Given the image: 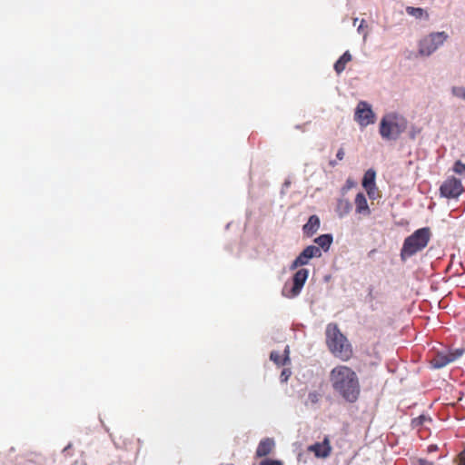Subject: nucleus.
Masks as SVG:
<instances>
[{"label": "nucleus", "instance_id": "2f4dec72", "mask_svg": "<svg viewBox=\"0 0 465 465\" xmlns=\"http://www.w3.org/2000/svg\"><path fill=\"white\" fill-rule=\"evenodd\" d=\"M420 132V130L415 126H411L410 132H409V136L411 139L414 140L417 136V134Z\"/></svg>", "mask_w": 465, "mask_h": 465}, {"label": "nucleus", "instance_id": "a19ab883", "mask_svg": "<svg viewBox=\"0 0 465 465\" xmlns=\"http://www.w3.org/2000/svg\"><path fill=\"white\" fill-rule=\"evenodd\" d=\"M71 448V443H69L64 449V452L66 451L67 450H69Z\"/></svg>", "mask_w": 465, "mask_h": 465}, {"label": "nucleus", "instance_id": "6ab92c4d", "mask_svg": "<svg viewBox=\"0 0 465 465\" xmlns=\"http://www.w3.org/2000/svg\"><path fill=\"white\" fill-rule=\"evenodd\" d=\"M351 60V54L349 51H345L334 63L333 69L340 74L345 69L346 64Z\"/></svg>", "mask_w": 465, "mask_h": 465}, {"label": "nucleus", "instance_id": "c756f323", "mask_svg": "<svg viewBox=\"0 0 465 465\" xmlns=\"http://www.w3.org/2000/svg\"><path fill=\"white\" fill-rule=\"evenodd\" d=\"M303 266L301 262L298 260V258L296 257L292 262V263L290 264L289 266V269L291 271H294V270H297L299 267H302Z\"/></svg>", "mask_w": 465, "mask_h": 465}, {"label": "nucleus", "instance_id": "7c9ffc66", "mask_svg": "<svg viewBox=\"0 0 465 465\" xmlns=\"http://www.w3.org/2000/svg\"><path fill=\"white\" fill-rule=\"evenodd\" d=\"M373 290H374V287L372 285H370L368 287V293L365 298L367 302H372L375 299V297L373 295Z\"/></svg>", "mask_w": 465, "mask_h": 465}, {"label": "nucleus", "instance_id": "a211bd4d", "mask_svg": "<svg viewBox=\"0 0 465 465\" xmlns=\"http://www.w3.org/2000/svg\"><path fill=\"white\" fill-rule=\"evenodd\" d=\"M361 185L364 189H371L376 186V171L373 168H370L364 173Z\"/></svg>", "mask_w": 465, "mask_h": 465}, {"label": "nucleus", "instance_id": "20e7f679", "mask_svg": "<svg viewBox=\"0 0 465 465\" xmlns=\"http://www.w3.org/2000/svg\"><path fill=\"white\" fill-rule=\"evenodd\" d=\"M408 127V121L398 114L384 115L379 125V133L385 141H397Z\"/></svg>", "mask_w": 465, "mask_h": 465}, {"label": "nucleus", "instance_id": "79ce46f5", "mask_svg": "<svg viewBox=\"0 0 465 465\" xmlns=\"http://www.w3.org/2000/svg\"><path fill=\"white\" fill-rule=\"evenodd\" d=\"M356 23H358V18H355L354 21H353V24L355 25Z\"/></svg>", "mask_w": 465, "mask_h": 465}, {"label": "nucleus", "instance_id": "37998d69", "mask_svg": "<svg viewBox=\"0 0 465 465\" xmlns=\"http://www.w3.org/2000/svg\"><path fill=\"white\" fill-rule=\"evenodd\" d=\"M219 465H231V464H223V463H221V464H219Z\"/></svg>", "mask_w": 465, "mask_h": 465}, {"label": "nucleus", "instance_id": "aec40b11", "mask_svg": "<svg viewBox=\"0 0 465 465\" xmlns=\"http://www.w3.org/2000/svg\"><path fill=\"white\" fill-rule=\"evenodd\" d=\"M406 12L408 15L414 16L415 18L418 19H421L423 17H425L426 19L429 18L427 11L421 7L408 6L406 8Z\"/></svg>", "mask_w": 465, "mask_h": 465}, {"label": "nucleus", "instance_id": "f3484780", "mask_svg": "<svg viewBox=\"0 0 465 465\" xmlns=\"http://www.w3.org/2000/svg\"><path fill=\"white\" fill-rule=\"evenodd\" d=\"M437 50L429 35L420 41L419 53L421 55L429 56Z\"/></svg>", "mask_w": 465, "mask_h": 465}, {"label": "nucleus", "instance_id": "7ed1b4c3", "mask_svg": "<svg viewBox=\"0 0 465 465\" xmlns=\"http://www.w3.org/2000/svg\"><path fill=\"white\" fill-rule=\"evenodd\" d=\"M430 236L431 232L429 227L415 230L403 241L400 253L401 260L406 262L408 258L422 251L428 245Z\"/></svg>", "mask_w": 465, "mask_h": 465}, {"label": "nucleus", "instance_id": "39448f33", "mask_svg": "<svg viewBox=\"0 0 465 465\" xmlns=\"http://www.w3.org/2000/svg\"><path fill=\"white\" fill-rule=\"evenodd\" d=\"M310 271L307 268L298 269L286 282L282 289V295L288 299H294L302 292L306 281L308 280Z\"/></svg>", "mask_w": 465, "mask_h": 465}, {"label": "nucleus", "instance_id": "ea45409f", "mask_svg": "<svg viewBox=\"0 0 465 465\" xmlns=\"http://www.w3.org/2000/svg\"><path fill=\"white\" fill-rule=\"evenodd\" d=\"M290 184H291V183L289 181H285L283 183V186L288 187V186H290Z\"/></svg>", "mask_w": 465, "mask_h": 465}, {"label": "nucleus", "instance_id": "f03ea898", "mask_svg": "<svg viewBox=\"0 0 465 465\" xmlns=\"http://www.w3.org/2000/svg\"><path fill=\"white\" fill-rule=\"evenodd\" d=\"M325 335L328 349L335 357H339L342 361H347L351 357V345L336 323L327 325Z\"/></svg>", "mask_w": 465, "mask_h": 465}, {"label": "nucleus", "instance_id": "6e6552de", "mask_svg": "<svg viewBox=\"0 0 465 465\" xmlns=\"http://www.w3.org/2000/svg\"><path fill=\"white\" fill-rule=\"evenodd\" d=\"M309 450L314 453V456L319 459H325L330 456L331 446L328 438H324L321 442H315L309 446Z\"/></svg>", "mask_w": 465, "mask_h": 465}, {"label": "nucleus", "instance_id": "f257e3e1", "mask_svg": "<svg viewBox=\"0 0 465 465\" xmlns=\"http://www.w3.org/2000/svg\"><path fill=\"white\" fill-rule=\"evenodd\" d=\"M330 381L335 392L346 402L354 403L361 393V385L356 372L347 366H338L331 370Z\"/></svg>", "mask_w": 465, "mask_h": 465}, {"label": "nucleus", "instance_id": "393cba45", "mask_svg": "<svg viewBox=\"0 0 465 465\" xmlns=\"http://www.w3.org/2000/svg\"><path fill=\"white\" fill-rule=\"evenodd\" d=\"M452 95L461 98L465 100V87L462 86H453L451 88Z\"/></svg>", "mask_w": 465, "mask_h": 465}, {"label": "nucleus", "instance_id": "cd10ccee", "mask_svg": "<svg viewBox=\"0 0 465 465\" xmlns=\"http://www.w3.org/2000/svg\"><path fill=\"white\" fill-rule=\"evenodd\" d=\"M356 183L351 179H347L345 184L341 188V193L344 194L346 192L356 186Z\"/></svg>", "mask_w": 465, "mask_h": 465}, {"label": "nucleus", "instance_id": "423d86ee", "mask_svg": "<svg viewBox=\"0 0 465 465\" xmlns=\"http://www.w3.org/2000/svg\"><path fill=\"white\" fill-rule=\"evenodd\" d=\"M463 192L461 180L455 176L448 177L439 188L440 196L446 199H458Z\"/></svg>", "mask_w": 465, "mask_h": 465}, {"label": "nucleus", "instance_id": "5701e85b", "mask_svg": "<svg viewBox=\"0 0 465 465\" xmlns=\"http://www.w3.org/2000/svg\"><path fill=\"white\" fill-rule=\"evenodd\" d=\"M452 170L455 173L465 177V163L461 160L454 162Z\"/></svg>", "mask_w": 465, "mask_h": 465}, {"label": "nucleus", "instance_id": "e433bc0d", "mask_svg": "<svg viewBox=\"0 0 465 465\" xmlns=\"http://www.w3.org/2000/svg\"><path fill=\"white\" fill-rule=\"evenodd\" d=\"M439 450L438 445L436 444H430L428 446L427 450L429 453L435 452Z\"/></svg>", "mask_w": 465, "mask_h": 465}, {"label": "nucleus", "instance_id": "412c9836", "mask_svg": "<svg viewBox=\"0 0 465 465\" xmlns=\"http://www.w3.org/2000/svg\"><path fill=\"white\" fill-rule=\"evenodd\" d=\"M429 37L433 42L434 45L438 49L448 38V35L445 32H435L429 35Z\"/></svg>", "mask_w": 465, "mask_h": 465}, {"label": "nucleus", "instance_id": "4c0bfd02", "mask_svg": "<svg viewBox=\"0 0 465 465\" xmlns=\"http://www.w3.org/2000/svg\"><path fill=\"white\" fill-rule=\"evenodd\" d=\"M364 24H365V20H364V19H362V20L361 21V23H360V25H359L358 28H357V32H358L359 34H361V33H362V31H363V27H364Z\"/></svg>", "mask_w": 465, "mask_h": 465}, {"label": "nucleus", "instance_id": "bb28decb", "mask_svg": "<svg viewBox=\"0 0 465 465\" xmlns=\"http://www.w3.org/2000/svg\"><path fill=\"white\" fill-rule=\"evenodd\" d=\"M292 375V371L289 368L282 369L281 374H280V381L284 383L287 382L290 376Z\"/></svg>", "mask_w": 465, "mask_h": 465}, {"label": "nucleus", "instance_id": "72a5a7b5", "mask_svg": "<svg viewBox=\"0 0 465 465\" xmlns=\"http://www.w3.org/2000/svg\"><path fill=\"white\" fill-rule=\"evenodd\" d=\"M458 465H465V450L459 454Z\"/></svg>", "mask_w": 465, "mask_h": 465}, {"label": "nucleus", "instance_id": "f8f14e48", "mask_svg": "<svg viewBox=\"0 0 465 465\" xmlns=\"http://www.w3.org/2000/svg\"><path fill=\"white\" fill-rule=\"evenodd\" d=\"M275 445V441L272 438L262 439L256 449V457L262 458L269 455Z\"/></svg>", "mask_w": 465, "mask_h": 465}, {"label": "nucleus", "instance_id": "c9c22d12", "mask_svg": "<svg viewBox=\"0 0 465 465\" xmlns=\"http://www.w3.org/2000/svg\"><path fill=\"white\" fill-rule=\"evenodd\" d=\"M345 153L342 147H341L336 153V158L341 161L344 158Z\"/></svg>", "mask_w": 465, "mask_h": 465}, {"label": "nucleus", "instance_id": "f704fd0d", "mask_svg": "<svg viewBox=\"0 0 465 465\" xmlns=\"http://www.w3.org/2000/svg\"><path fill=\"white\" fill-rule=\"evenodd\" d=\"M417 462H418V465H434L432 461H430L423 458H419Z\"/></svg>", "mask_w": 465, "mask_h": 465}, {"label": "nucleus", "instance_id": "2eb2a0df", "mask_svg": "<svg viewBox=\"0 0 465 465\" xmlns=\"http://www.w3.org/2000/svg\"><path fill=\"white\" fill-rule=\"evenodd\" d=\"M289 352V346H286L283 356H282L277 351H272L270 353V360L277 366H285L291 362Z\"/></svg>", "mask_w": 465, "mask_h": 465}, {"label": "nucleus", "instance_id": "58836bf2", "mask_svg": "<svg viewBox=\"0 0 465 465\" xmlns=\"http://www.w3.org/2000/svg\"><path fill=\"white\" fill-rule=\"evenodd\" d=\"M329 165H331V167H335L337 165L336 160H330Z\"/></svg>", "mask_w": 465, "mask_h": 465}, {"label": "nucleus", "instance_id": "b1692460", "mask_svg": "<svg viewBox=\"0 0 465 465\" xmlns=\"http://www.w3.org/2000/svg\"><path fill=\"white\" fill-rule=\"evenodd\" d=\"M464 351H465L464 348H457L454 350H449L447 353L449 354L450 361L452 362V361H456L457 359H459L460 357H461L463 355Z\"/></svg>", "mask_w": 465, "mask_h": 465}, {"label": "nucleus", "instance_id": "dca6fc26", "mask_svg": "<svg viewBox=\"0 0 465 465\" xmlns=\"http://www.w3.org/2000/svg\"><path fill=\"white\" fill-rule=\"evenodd\" d=\"M450 356L447 352H437L430 361L431 368L441 369L450 363Z\"/></svg>", "mask_w": 465, "mask_h": 465}, {"label": "nucleus", "instance_id": "4be33fe9", "mask_svg": "<svg viewBox=\"0 0 465 465\" xmlns=\"http://www.w3.org/2000/svg\"><path fill=\"white\" fill-rule=\"evenodd\" d=\"M426 421H431V418L426 416L425 414H420V416L411 420V425L413 429L419 428L422 426Z\"/></svg>", "mask_w": 465, "mask_h": 465}, {"label": "nucleus", "instance_id": "a878e982", "mask_svg": "<svg viewBox=\"0 0 465 465\" xmlns=\"http://www.w3.org/2000/svg\"><path fill=\"white\" fill-rule=\"evenodd\" d=\"M260 465H283V462L276 459L264 458L261 460Z\"/></svg>", "mask_w": 465, "mask_h": 465}, {"label": "nucleus", "instance_id": "0eeeda50", "mask_svg": "<svg viewBox=\"0 0 465 465\" xmlns=\"http://www.w3.org/2000/svg\"><path fill=\"white\" fill-rule=\"evenodd\" d=\"M354 120L361 127L374 124L376 115L372 110L371 104L366 101H360L354 110Z\"/></svg>", "mask_w": 465, "mask_h": 465}, {"label": "nucleus", "instance_id": "4468645a", "mask_svg": "<svg viewBox=\"0 0 465 465\" xmlns=\"http://www.w3.org/2000/svg\"><path fill=\"white\" fill-rule=\"evenodd\" d=\"M313 242L320 247L321 252H327L330 251L331 246L333 242L332 233H323L314 238Z\"/></svg>", "mask_w": 465, "mask_h": 465}, {"label": "nucleus", "instance_id": "473e14b6", "mask_svg": "<svg viewBox=\"0 0 465 465\" xmlns=\"http://www.w3.org/2000/svg\"><path fill=\"white\" fill-rule=\"evenodd\" d=\"M376 189H377V187L374 186V187H371V189L366 188L364 190L366 191L370 199L375 200L376 199V195H375Z\"/></svg>", "mask_w": 465, "mask_h": 465}, {"label": "nucleus", "instance_id": "1a4fd4ad", "mask_svg": "<svg viewBox=\"0 0 465 465\" xmlns=\"http://www.w3.org/2000/svg\"><path fill=\"white\" fill-rule=\"evenodd\" d=\"M322 254V253L320 250V247L315 245H308L297 255V258L304 266L309 264L310 260L313 258H321Z\"/></svg>", "mask_w": 465, "mask_h": 465}, {"label": "nucleus", "instance_id": "ddd939ff", "mask_svg": "<svg viewBox=\"0 0 465 465\" xmlns=\"http://www.w3.org/2000/svg\"><path fill=\"white\" fill-rule=\"evenodd\" d=\"M351 210H352V204L349 201V199L340 198L337 200L335 212H336L337 216L340 219H342L345 216H347L351 213Z\"/></svg>", "mask_w": 465, "mask_h": 465}, {"label": "nucleus", "instance_id": "c85d7f7f", "mask_svg": "<svg viewBox=\"0 0 465 465\" xmlns=\"http://www.w3.org/2000/svg\"><path fill=\"white\" fill-rule=\"evenodd\" d=\"M319 397H320V394L317 392V391H310L309 394H308V401L312 403V404H315L319 401Z\"/></svg>", "mask_w": 465, "mask_h": 465}, {"label": "nucleus", "instance_id": "9d476101", "mask_svg": "<svg viewBox=\"0 0 465 465\" xmlns=\"http://www.w3.org/2000/svg\"><path fill=\"white\" fill-rule=\"evenodd\" d=\"M321 220L317 214L309 216L307 222L302 225V233L306 237H312L320 229Z\"/></svg>", "mask_w": 465, "mask_h": 465}, {"label": "nucleus", "instance_id": "9b49d317", "mask_svg": "<svg viewBox=\"0 0 465 465\" xmlns=\"http://www.w3.org/2000/svg\"><path fill=\"white\" fill-rule=\"evenodd\" d=\"M354 203L356 213L362 214L363 216H369L371 214L367 198L362 192H359L356 194Z\"/></svg>", "mask_w": 465, "mask_h": 465}]
</instances>
